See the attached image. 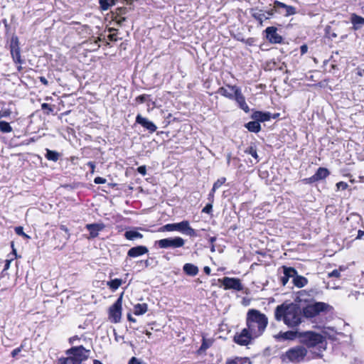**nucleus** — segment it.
Segmentation results:
<instances>
[{"label":"nucleus","instance_id":"nucleus-1","mask_svg":"<svg viewBox=\"0 0 364 364\" xmlns=\"http://www.w3.org/2000/svg\"><path fill=\"white\" fill-rule=\"evenodd\" d=\"M303 311L299 304L293 302H284L276 307L274 318L283 321L289 328L297 327L303 321Z\"/></svg>","mask_w":364,"mask_h":364},{"label":"nucleus","instance_id":"nucleus-2","mask_svg":"<svg viewBox=\"0 0 364 364\" xmlns=\"http://www.w3.org/2000/svg\"><path fill=\"white\" fill-rule=\"evenodd\" d=\"M247 329L255 338H258L264 331L268 323L267 317L256 309H250L247 314Z\"/></svg>","mask_w":364,"mask_h":364},{"label":"nucleus","instance_id":"nucleus-3","mask_svg":"<svg viewBox=\"0 0 364 364\" xmlns=\"http://www.w3.org/2000/svg\"><path fill=\"white\" fill-rule=\"evenodd\" d=\"M161 231H178L183 235L195 237H198V233L196 230L192 228L188 220H183L176 223H168L161 228Z\"/></svg>","mask_w":364,"mask_h":364},{"label":"nucleus","instance_id":"nucleus-4","mask_svg":"<svg viewBox=\"0 0 364 364\" xmlns=\"http://www.w3.org/2000/svg\"><path fill=\"white\" fill-rule=\"evenodd\" d=\"M307 354V350L302 346H296L289 348L282 354L281 358L283 362H291L298 363L304 360Z\"/></svg>","mask_w":364,"mask_h":364},{"label":"nucleus","instance_id":"nucleus-5","mask_svg":"<svg viewBox=\"0 0 364 364\" xmlns=\"http://www.w3.org/2000/svg\"><path fill=\"white\" fill-rule=\"evenodd\" d=\"M299 338L301 343L307 347H314L323 342V337L317 333L313 331L300 332Z\"/></svg>","mask_w":364,"mask_h":364},{"label":"nucleus","instance_id":"nucleus-6","mask_svg":"<svg viewBox=\"0 0 364 364\" xmlns=\"http://www.w3.org/2000/svg\"><path fill=\"white\" fill-rule=\"evenodd\" d=\"M330 306L324 302H315L308 304L303 309L304 316L308 318H314L322 312L327 311Z\"/></svg>","mask_w":364,"mask_h":364},{"label":"nucleus","instance_id":"nucleus-7","mask_svg":"<svg viewBox=\"0 0 364 364\" xmlns=\"http://www.w3.org/2000/svg\"><path fill=\"white\" fill-rule=\"evenodd\" d=\"M185 240L181 237H168L164 238L155 242V245H158L159 247L166 248H178L184 245Z\"/></svg>","mask_w":364,"mask_h":364},{"label":"nucleus","instance_id":"nucleus-8","mask_svg":"<svg viewBox=\"0 0 364 364\" xmlns=\"http://www.w3.org/2000/svg\"><path fill=\"white\" fill-rule=\"evenodd\" d=\"M90 350L85 349L82 346L72 347L66 350V355H71L72 358H75L76 361L81 364L83 361L86 360L90 355Z\"/></svg>","mask_w":364,"mask_h":364},{"label":"nucleus","instance_id":"nucleus-9","mask_svg":"<svg viewBox=\"0 0 364 364\" xmlns=\"http://www.w3.org/2000/svg\"><path fill=\"white\" fill-rule=\"evenodd\" d=\"M122 294L109 309V319L111 322L119 323L122 317Z\"/></svg>","mask_w":364,"mask_h":364},{"label":"nucleus","instance_id":"nucleus-10","mask_svg":"<svg viewBox=\"0 0 364 364\" xmlns=\"http://www.w3.org/2000/svg\"><path fill=\"white\" fill-rule=\"evenodd\" d=\"M228 87L232 92H234V97L232 100H235L239 107L242 109L245 112L248 113L250 112V107L245 102V98L242 93L241 89L236 85H228Z\"/></svg>","mask_w":364,"mask_h":364},{"label":"nucleus","instance_id":"nucleus-11","mask_svg":"<svg viewBox=\"0 0 364 364\" xmlns=\"http://www.w3.org/2000/svg\"><path fill=\"white\" fill-rule=\"evenodd\" d=\"M224 287L225 289H233L236 291H242L243 289L241 282L237 278H231L225 277L218 280Z\"/></svg>","mask_w":364,"mask_h":364},{"label":"nucleus","instance_id":"nucleus-12","mask_svg":"<svg viewBox=\"0 0 364 364\" xmlns=\"http://www.w3.org/2000/svg\"><path fill=\"white\" fill-rule=\"evenodd\" d=\"M10 51L14 61L21 64L22 60L21 58L19 42L16 36H12L11 39Z\"/></svg>","mask_w":364,"mask_h":364},{"label":"nucleus","instance_id":"nucleus-13","mask_svg":"<svg viewBox=\"0 0 364 364\" xmlns=\"http://www.w3.org/2000/svg\"><path fill=\"white\" fill-rule=\"evenodd\" d=\"M255 338V336H252L249 330L245 328L240 334L235 336L234 341L239 345L247 346L250 343L251 340Z\"/></svg>","mask_w":364,"mask_h":364},{"label":"nucleus","instance_id":"nucleus-14","mask_svg":"<svg viewBox=\"0 0 364 364\" xmlns=\"http://www.w3.org/2000/svg\"><path fill=\"white\" fill-rule=\"evenodd\" d=\"M277 28L274 26L267 27L265 29L266 38L272 43H280L282 37L277 33Z\"/></svg>","mask_w":364,"mask_h":364},{"label":"nucleus","instance_id":"nucleus-15","mask_svg":"<svg viewBox=\"0 0 364 364\" xmlns=\"http://www.w3.org/2000/svg\"><path fill=\"white\" fill-rule=\"evenodd\" d=\"M136 122L141 125L150 133H154L157 129V127L155 125L154 123L149 120L147 118L142 117L141 114H137L136 117Z\"/></svg>","mask_w":364,"mask_h":364},{"label":"nucleus","instance_id":"nucleus-16","mask_svg":"<svg viewBox=\"0 0 364 364\" xmlns=\"http://www.w3.org/2000/svg\"><path fill=\"white\" fill-rule=\"evenodd\" d=\"M300 332L294 331H288L286 332H279L278 334L274 336V338L278 341H293L296 338H299V334Z\"/></svg>","mask_w":364,"mask_h":364},{"label":"nucleus","instance_id":"nucleus-17","mask_svg":"<svg viewBox=\"0 0 364 364\" xmlns=\"http://www.w3.org/2000/svg\"><path fill=\"white\" fill-rule=\"evenodd\" d=\"M274 5L276 11H280L281 9L285 11L284 16H289L291 15H294L296 13V8L292 6L287 5L281 1H274Z\"/></svg>","mask_w":364,"mask_h":364},{"label":"nucleus","instance_id":"nucleus-18","mask_svg":"<svg viewBox=\"0 0 364 364\" xmlns=\"http://www.w3.org/2000/svg\"><path fill=\"white\" fill-rule=\"evenodd\" d=\"M86 229L90 232V237L88 238H95L98 236L99 232L105 229V225L103 223H92L87 224Z\"/></svg>","mask_w":364,"mask_h":364},{"label":"nucleus","instance_id":"nucleus-19","mask_svg":"<svg viewBox=\"0 0 364 364\" xmlns=\"http://www.w3.org/2000/svg\"><path fill=\"white\" fill-rule=\"evenodd\" d=\"M284 276L281 277V283L283 286H285L290 278L294 277L296 275V269L294 267L283 266Z\"/></svg>","mask_w":364,"mask_h":364},{"label":"nucleus","instance_id":"nucleus-20","mask_svg":"<svg viewBox=\"0 0 364 364\" xmlns=\"http://www.w3.org/2000/svg\"><path fill=\"white\" fill-rule=\"evenodd\" d=\"M272 117V114L269 112H260V111H255L252 115L251 118L253 120H256L259 122H264L270 120Z\"/></svg>","mask_w":364,"mask_h":364},{"label":"nucleus","instance_id":"nucleus-21","mask_svg":"<svg viewBox=\"0 0 364 364\" xmlns=\"http://www.w3.org/2000/svg\"><path fill=\"white\" fill-rule=\"evenodd\" d=\"M148 248L145 246L139 245L130 248L128 250L127 256L129 257H136L148 252Z\"/></svg>","mask_w":364,"mask_h":364},{"label":"nucleus","instance_id":"nucleus-22","mask_svg":"<svg viewBox=\"0 0 364 364\" xmlns=\"http://www.w3.org/2000/svg\"><path fill=\"white\" fill-rule=\"evenodd\" d=\"M350 22L353 24L352 28L354 31H358L364 26V18L356 14H352L350 15Z\"/></svg>","mask_w":364,"mask_h":364},{"label":"nucleus","instance_id":"nucleus-23","mask_svg":"<svg viewBox=\"0 0 364 364\" xmlns=\"http://www.w3.org/2000/svg\"><path fill=\"white\" fill-rule=\"evenodd\" d=\"M293 284L296 287L301 288L308 284V279L301 275H299L296 270V275L293 277Z\"/></svg>","mask_w":364,"mask_h":364},{"label":"nucleus","instance_id":"nucleus-24","mask_svg":"<svg viewBox=\"0 0 364 364\" xmlns=\"http://www.w3.org/2000/svg\"><path fill=\"white\" fill-rule=\"evenodd\" d=\"M183 272L189 276H196L198 273V268L197 266L191 264V263H186L183 267Z\"/></svg>","mask_w":364,"mask_h":364},{"label":"nucleus","instance_id":"nucleus-25","mask_svg":"<svg viewBox=\"0 0 364 364\" xmlns=\"http://www.w3.org/2000/svg\"><path fill=\"white\" fill-rule=\"evenodd\" d=\"M245 127L248 129V131L254 133H258L261 130L260 124L256 120L249 122L245 124Z\"/></svg>","mask_w":364,"mask_h":364},{"label":"nucleus","instance_id":"nucleus-26","mask_svg":"<svg viewBox=\"0 0 364 364\" xmlns=\"http://www.w3.org/2000/svg\"><path fill=\"white\" fill-rule=\"evenodd\" d=\"M217 93L221 95L222 96L229 99V100H233L234 96V92L231 91L228 87V85L226 87H220Z\"/></svg>","mask_w":364,"mask_h":364},{"label":"nucleus","instance_id":"nucleus-27","mask_svg":"<svg viewBox=\"0 0 364 364\" xmlns=\"http://www.w3.org/2000/svg\"><path fill=\"white\" fill-rule=\"evenodd\" d=\"M330 174L329 171L326 168L320 167L317 169L314 175L317 181H321L325 179Z\"/></svg>","mask_w":364,"mask_h":364},{"label":"nucleus","instance_id":"nucleus-28","mask_svg":"<svg viewBox=\"0 0 364 364\" xmlns=\"http://www.w3.org/2000/svg\"><path fill=\"white\" fill-rule=\"evenodd\" d=\"M117 0H99L100 8L102 11H107L116 4Z\"/></svg>","mask_w":364,"mask_h":364},{"label":"nucleus","instance_id":"nucleus-29","mask_svg":"<svg viewBox=\"0 0 364 364\" xmlns=\"http://www.w3.org/2000/svg\"><path fill=\"white\" fill-rule=\"evenodd\" d=\"M148 310V306L146 304H137L134 306V314L135 315H142L145 314Z\"/></svg>","mask_w":364,"mask_h":364},{"label":"nucleus","instance_id":"nucleus-30","mask_svg":"<svg viewBox=\"0 0 364 364\" xmlns=\"http://www.w3.org/2000/svg\"><path fill=\"white\" fill-rule=\"evenodd\" d=\"M124 237L129 240H134L136 239H141L143 237L142 234L136 230H128L124 233Z\"/></svg>","mask_w":364,"mask_h":364},{"label":"nucleus","instance_id":"nucleus-31","mask_svg":"<svg viewBox=\"0 0 364 364\" xmlns=\"http://www.w3.org/2000/svg\"><path fill=\"white\" fill-rule=\"evenodd\" d=\"M252 16L255 19L259 21L261 26L262 25L264 20L269 19V16H267L265 12H263L261 10L253 12Z\"/></svg>","mask_w":364,"mask_h":364},{"label":"nucleus","instance_id":"nucleus-32","mask_svg":"<svg viewBox=\"0 0 364 364\" xmlns=\"http://www.w3.org/2000/svg\"><path fill=\"white\" fill-rule=\"evenodd\" d=\"M122 284L121 279H114L107 282V286L109 287L112 291L117 290Z\"/></svg>","mask_w":364,"mask_h":364},{"label":"nucleus","instance_id":"nucleus-33","mask_svg":"<svg viewBox=\"0 0 364 364\" xmlns=\"http://www.w3.org/2000/svg\"><path fill=\"white\" fill-rule=\"evenodd\" d=\"M60 154L55 151L46 149V158L52 161H57L59 159Z\"/></svg>","mask_w":364,"mask_h":364},{"label":"nucleus","instance_id":"nucleus-34","mask_svg":"<svg viewBox=\"0 0 364 364\" xmlns=\"http://www.w3.org/2000/svg\"><path fill=\"white\" fill-rule=\"evenodd\" d=\"M66 358H61L58 360V364H79L78 361L73 358L71 355H67Z\"/></svg>","mask_w":364,"mask_h":364},{"label":"nucleus","instance_id":"nucleus-35","mask_svg":"<svg viewBox=\"0 0 364 364\" xmlns=\"http://www.w3.org/2000/svg\"><path fill=\"white\" fill-rule=\"evenodd\" d=\"M13 131L10 124L5 121H0V132L2 133H10Z\"/></svg>","mask_w":364,"mask_h":364},{"label":"nucleus","instance_id":"nucleus-36","mask_svg":"<svg viewBox=\"0 0 364 364\" xmlns=\"http://www.w3.org/2000/svg\"><path fill=\"white\" fill-rule=\"evenodd\" d=\"M245 153L251 155L252 157H254L256 159V161L257 162L259 161V156L257 153V149L255 146H251L247 148L245 150Z\"/></svg>","mask_w":364,"mask_h":364},{"label":"nucleus","instance_id":"nucleus-37","mask_svg":"<svg viewBox=\"0 0 364 364\" xmlns=\"http://www.w3.org/2000/svg\"><path fill=\"white\" fill-rule=\"evenodd\" d=\"M245 359L240 357H236L233 359H228L227 360L225 364H244L245 363Z\"/></svg>","mask_w":364,"mask_h":364},{"label":"nucleus","instance_id":"nucleus-38","mask_svg":"<svg viewBox=\"0 0 364 364\" xmlns=\"http://www.w3.org/2000/svg\"><path fill=\"white\" fill-rule=\"evenodd\" d=\"M226 181V178L225 177H221L218 178L213 186V191H215L218 189L223 184H224Z\"/></svg>","mask_w":364,"mask_h":364},{"label":"nucleus","instance_id":"nucleus-39","mask_svg":"<svg viewBox=\"0 0 364 364\" xmlns=\"http://www.w3.org/2000/svg\"><path fill=\"white\" fill-rule=\"evenodd\" d=\"M326 34L328 38L333 39L337 37V34L332 31L331 27L328 26L325 28Z\"/></svg>","mask_w":364,"mask_h":364},{"label":"nucleus","instance_id":"nucleus-40","mask_svg":"<svg viewBox=\"0 0 364 364\" xmlns=\"http://www.w3.org/2000/svg\"><path fill=\"white\" fill-rule=\"evenodd\" d=\"M127 12V9L126 7H120L117 9L114 16H122V15L126 14Z\"/></svg>","mask_w":364,"mask_h":364},{"label":"nucleus","instance_id":"nucleus-41","mask_svg":"<svg viewBox=\"0 0 364 364\" xmlns=\"http://www.w3.org/2000/svg\"><path fill=\"white\" fill-rule=\"evenodd\" d=\"M15 232L18 235H21L26 238H29V236L27 235L26 233H24L23 232V229L22 227L21 226H18V227H16L15 228Z\"/></svg>","mask_w":364,"mask_h":364},{"label":"nucleus","instance_id":"nucleus-42","mask_svg":"<svg viewBox=\"0 0 364 364\" xmlns=\"http://www.w3.org/2000/svg\"><path fill=\"white\" fill-rule=\"evenodd\" d=\"M213 210V203H208L202 210L203 213H205L208 214L211 213Z\"/></svg>","mask_w":364,"mask_h":364},{"label":"nucleus","instance_id":"nucleus-43","mask_svg":"<svg viewBox=\"0 0 364 364\" xmlns=\"http://www.w3.org/2000/svg\"><path fill=\"white\" fill-rule=\"evenodd\" d=\"M113 21H116L117 24L121 26L126 21V18L123 16H114Z\"/></svg>","mask_w":364,"mask_h":364},{"label":"nucleus","instance_id":"nucleus-44","mask_svg":"<svg viewBox=\"0 0 364 364\" xmlns=\"http://www.w3.org/2000/svg\"><path fill=\"white\" fill-rule=\"evenodd\" d=\"M101 41V38H100V37H98V38H96V39H94V40H93V42H92V41H90V43L91 45H92V47H93V48H92V49H93L94 50H97V49L100 47V44H99V41Z\"/></svg>","mask_w":364,"mask_h":364},{"label":"nucleus","instance_id":"nucleus-45","mask_svg":"<svg viewBox=\"0 0 364 364\" xmlns=\"http://www.w3.org/2000/svg\"><path fill=\"white\" fill-rule=\"evenodd\" d=\"M341 268H340L339 269H334L328 274V277L338 278L341 277Z\"/></svg>","mask_w":364,"mask_h":364},{"label":"nucleus","instance_id":"nucleus-46","mask_svg":"<svg viewBox=\"0 0 364 364\" xmlns=\"http://www.w3.org/2000/svg\"><path fill=\"white\" fill-rule=\"evenodd\" d=\"M41 109L43 110H47L46 113L47 114H49L50 112H53V108L50 107V105L47 104V103H43L41 105Z\"/></svg>","mask_w":364,"mask_h":364},{"label":"nucleus","instance_id":"nucleus-47","mask_svg":"<svg viewBox=\"0 0 364 364\" xmlns=\"http://www.w3.org/2000/svg\"><path fill=\"white\" fill-rule=\"evenodd\" d=\"M303 181L305 183H315L317 181L316 178V176L314 174L312 176L309 177V178H304L303 180Z\"/></svg>","mask_w":364,"mask_h":364},{"label":"nucleus","instance_id":"nucleus-48","mask_svg":"<svg viewBox=\"0 0 364 364\" xmlns=\"http://www.w3.org/2000/svg\"><path fill=\"white\" fill-rule=\"evenodd\" d=\"M148 97V95H141L136 98V100L139 103H144V102H146Z\"/></svg>","mask_w":364,"mask_h":364},{"label":"nucleus","instance_id":"nucleus-49","mask_svg":"<svg viewBox=\"0 0 364 364\" xmlns=\"http://www.w3.org/2000/svg\"><path fill=\"white\" fill-rule=\"evenodd\" d=\"M338 189L346 190L348 188V184L346 182L341 181L336 183Z\"/></svg>","mask_w":364,"mask_h":364},{"label":"nucleus","instance_id":"nucleus-50","mask_svg":"<svg viewBox=\"0 0 364 364\" xmlns=\"http://www.w3.org/2000/svg\"><path fill=\"white\" fill-rule=\"evenodd\" d=\"M128 364H144L142 361H141L139 359L136 358V357H132Z\"/></svg>","mask_w":364,"mask_h":364},{"label":"nucleus","instance_id":"nucleus-51","mask_svg":"<svg viewBox=\"0 0 364 364\" xmlns=\"http://www.w3.org/2000/svg\"><path fill=\"white\" fill-rule=\"evenodd\" d=\"M60 229L62 231L65 232V234H66L65 239L68 240L70 237V233H69V230H68V228L65 225H61L60 226Z\"/></svg>","mask_w":364,"mask_h":364},{"label":"nucleus","instance_id":"nucleus-52","mask_svg":"<svg viewBox=\"0 0 364 364\" xmlns=\"http://www.w3.org/2000/svg\"><path fill=\"white\" fill-rule=\"evenodd\" d=\"M107 181V180L104 178H102V177H96L94 180V182L96 184H103V183H105Z\"/></svg>","mask_w":364,"mask_h":364},{"label":"nucleus","instance_id":"nucleus-53","mask_svg":"<svg viewBox=\"0 0 364 364\" xmlns=\"http://www.w3.org/2000/svg\"><path fill=\"white\" fill-rule=\"evenodd\" d=\"M210 347V344L206 342V341L203 338V343L200 346V350H205Z\"/></svg>","mask_w":364,"mask_h":364},{"label":"nucleus","instance_id":"nucleus-54","mask_svg":"<svg viewBox=\"0 0 364 364\" xmlns=\"http://www.w3.org/2000/svg\"><path fill=\"white\" fill-rule=\"evenodd\" d=\"M137 171L142 176H145L146 174V168L145 166L138 167Z\"/></svg>","mask_w":364,"mask_h":364},{"label":"nucleus","instance_id":"nucleus-55","mask_svg":"<svg viewBox=\"0 0 364 364\" xmlns=\"http://www.w3.org/2000/svg\"><path fill=\"white\" fill-rule=\"evenodd\" d=\"M275 12H279V13H281V11H276L275 10V7L274 6L272 9H271L270 10L267 11L265 12V14H267V16H269V18L272 16H273Z\"/></svg>","mask_w":364,"mask_h":364},{"label":"nucleus","instance_id":"nucleus-56","mask_svg":"<svg viewBox=\"0 0 364 364\" xmlns=\"http://www.w3.org/2000/svg\"><path fill=\"white\" fill-rule=\"evenodd\" d=\"M21 349H22V346L13 350L11 352L12 357L16 356L21 351Z\"/></svg>","mask_w":364,"mask_h":364},{"label":"nucleus","instance_id":"nucleus-57","mask_svg":"<svg viewBox=\"0 0 364 364\" xmlns=\"http://www.w3.org/2000/svg\"><path fill=\"white\" fill-rule=\"evenodd\" d=\"M215 191H213V188L211 189L210 192L209 193L208 196V200L210 203H213L214 201V193Z\"/></svg>","mask_w":364,"mask_h":364},{"label":"nucleus","instance_id":"nucleus-58","mask_svg":"<svg viewBox=\"0 0 364 364\" xmlns=\"http://www.w3.org/2000/svg\"><path fill=\"white\" fill-rule=\"evenodd\" d=\"M87 166L90 168L91 173H94L95 168V164L93 161H89L87 164Z\"/></svg>","mask_w":364,"mask_h":364},{"label":"nucleus","instance_id":"nucleus-59","mask_svg":"<svg viewBox=\"0 0 364 364\" xmlns=\"http://www.w3.org/2000/svg\"><path fill=\"white\" fill-rule=\"evenodd\" d=\"M39 80L44 85H46V86L48 85V81L47 80V79L45 77H43V76L39 77Z\"/></svg>","mask_w":364,"mask_h":364},{"label":"nucleus","instance_id":"nucleus-60","mask_svg":"<svg viewBox=\"0 0 364 364\" xmlns=\"http://www.w3.org/2000/svg\"><path fill=\"white\" fill-rule=\"evenodd\" d=\"M300 51L302 55L305 54L308 51V47L306 45H302L300 47Z\"/></svg>","mask_w":364,"mask_h":364},{"label":"nucleus","instance_id":"nucleus-61","mask_svg":"<svg viewBox=\"0 0 364 364\" xmlns=\"http://www.w3.org/2000/svg\"><path fill=\"white\" fill-rule=\"evenodd\" d=\"M108 38H109V39L110 41H117V34H115V33L109 34L108 36Z\"/></svg>","mask_w":364,"mask_h":364},{"label":"nucleus","instance_id":"nucleus-62","mask_svg":"<svg viewBox=\"0 0 364 364\" xmlns=\"http://www.w3.org/2000/svg\"><path fill=\"white\" fill-rule=\"evenodd\" d=\"M10 264H11V260L6 259V263L4 264V271L7 270L9 268Z\"/></svg>","mask_w":364,"mask_h":364},{"label":"nucleus","instance_id":"nucleus-63","mask_svg":"<svg viewBox=\"0 0 364 364\" xmlns=\"http://www.w3.org/2000/svg\"><path fill=\"white\" fill-rule=\"evenodd\" d=\"M79 338L77 336H73L69 338V343L73 344L75 341L78 340Z\"/></svg>","mask_w":364,"mask_h":364},{"label":"nucleus","instance_id":"nucleus-64","mask_svg":"<svg viewBox=\"0 0 364 364\" xmlns=\"http://www.w3.org/2000/svg\"><path fill=\"white\" fill-rule=\"evenodd\" d=\"M364 235V231L363 230H358V235H357V239H361L362 237Z\"/></svg>","mask_w":364,"mask_h":364}]
</instances>
